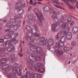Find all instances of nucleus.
<instances>
[{
    "label": "nucleus",
    "mask_w": 78,
    "mask_h": 78,
    "mask_svg": "<svg viewBox=\"0 0 78 78\" xmlns=\"http://www.w3.org/2000/svg\"><path fill=\"white\" fill-rule=\"evenodd\" d=\"M30 48L33 52H35L39 54V55H37V54L34 53H32V55H30L29 56V58L31 61L29 62L31 66H33L34 62H36L37 60L41 58H42V55L41 53L43 51V49L41 47H38L37 48L36 46L31 47Z\"/></svg>",
    "instance_id": "f257e3e1"
},
{
    "label": "nucleus",
    "mask_w": 78,
    "mask_h": 78,
    "mask_svg": "<svg viewBox=\"0 0 78 78\" xmlns=\"http://www.w3.org/2000/svg\"><path fill=\"white\" fill-rule=\"evenodd\" d=\"M18 42V40H17L16 38H14L12 40L6 41L5 42H4L3 44L4 46L8 44V45H14Z\"/></svg>",
    "instance_id": "f03ea898"
},
{
    "label": "nucleus",
    "mask_w": 78,
    "mask_h": 78,
    "mask_svg": "<svg viewBox=\"0 0 78 78\" xmlns=\"http://www.w3.org/2000/svg\"><path fill=\"white\" fill-rule=\"evenodd\" d=\"M18 42V40H17L16 38H14L12 40L6 41L5 42H4L3 44L4 46L8 44V45H14Z\"/></svg>",
    "instance_id": "7ed1b4c3"
},
{
    "label": "nucleus",
    "mask_w": 78,
    "mask_h": 78,
    "mask_svg": "<svg viewBox=\"0 0 78 78\" xmlns=\"http://www.w3.org/2000/svg\"><path fill=\"white\" fill-rule=\"evenodd\" d=\"M45 43L46 46L47 47L51 46L54 44V40H53V39L50 38L48 41L47 40H46Z\"/></svg>",
    "instance_id": "20e7f679"
},
{
    "label": "nucleus",
    "mask_w": 78,
    "mask_h": 78,
    "mask_svg": "<svg viewBox=\"0 0 78 78\" xmlns=\"http://www.w3.org/2000/svg\"><path fill=\"white\" fill-rule=\"evenodd\" d=\"M18 66H19V64L16 63L14 64L12 66L13 73L14 74H16L17 73V72H18V69H17V68H16V67Z\"/></svg>",
    "instance_id": "39448f33"
},
{
    "label": "nucleus",
    "mask_w": 78,
    "mask_h": 78,
    "mask_svg": "<svg viewBox=\"0 0 78 78\" xmlns=\"http://www.w3.org/2000/svg\"><path fill=\"white\" fill-rule=\"evenodd\" d=\"M2 68L4 70H6V72H9V70H10L11 69V67L9 65L6 64L3 65L2 66Z\"/></svg>",
    "instance_id": "423d86ee"
},
{
    "label": "nucleus",
    "mask_w": 78,
    "mask_h": 78,
    "mask_svg": "<svg viewBox=\"0 0 78 78\" xmlns=\"http://www.w3.org/2000/svg\"><path fill=\"white\" fill-rule=\"evenodd\" d=\"M59 23L61 28H66L67 25V23H64L62 20H60L59 21Z\"/></svg>",
    "instance_id": "0eeeda50"
},
{
    "label": "nucleus",
    "mask_w": 78,
    "mask_h": 78,
    "mask_svg": "<svg viewBox=\"0 0 78 78\" xmlns=\"http://www.w3.org/2000/svg\"><path fill=\"white\" fill-rule=\"evenodd\" d=\"M36 15L37 16V17L38 18V20H44V16H43V15H42V13L41 12H39Z\"/></svg>",
    "instance_id": "6e6552de"
},
{
    "label": "nucleus",
    "mask_w": 78,
    "mask_h": 78,
    "mask_svg": "<svg viewBox=\"0 0 78 78\" xmlns=\"http://www.w3.org/2000/svg\"><path fill=\"white\" fill-rule=\"evenodd\" d=\"M52 31H57L58 30V26L55 23L52 24Z\"/></svg>",
    "instance_id": "1a4fd4ad"
},
{
    "label": "nucleus",
    "mask_w": 78,
    "mask_h": 78,
    "mask_svg": "<svg viewBox=\"0 0 78 78\" xmlns=\"http://www.w3.org/2000/svg\"><path fill=\"white\" fill-rule=\"evenodd\" d=\"M66 39L68 40H70L72 37V33L70 32H68L67 34H66Z\"/></svg>",
    "instance_id": "9d476101"
},
{
    "label": "nucleus",
    "mask_w": 78,
    "mask_h": 78,
    "mask_svg": "<svg viewBox=\"0 0 78 78\" xmlns=\"http://www.w3.org/2000/svg\"><path fill=\"white\" fill-rule=\"evenodd\" d=\"M22 2H16L15 5V9H19L20 8V6H22Z\"/></svg>",
    "instance_id": "9b49d317"
},
{
    "label": "nucleus",
    "mask_w": 78,
    "mask_h": 78,
    "mask_svg": "<svg viewBox=\"0 0 78 78\" xmlns=\"http://www.w3.org/2000/svg\"><path fill=\"white\" fill-rule=\"evenodd\" d=\"M31 76L30 72L27 71L26 73V76H23L22 78H31Z\"/></svg>",
    "instance_id": "f8f14e48"
},
{
    "label": "nucleus",
    "mask_w": 78,
    "mask_h": 78,
    "mask_svg": "<svg viewBox=\"0 0 78 78\" xmlns=\"http://www.w3.org/2000/svg\"><path fill=\"white\" fill-rule=\"evenodd\" d=\"M39 39H41L40 44L42 45H44L45 44L44 43V41H45V38L44 37H39Z\"/></svg>",
    "instance_id": "ddd939ff"
},
{
    "label": "nucleus",
    "mask_w": 78,
    "mask_h": 78,
    "mask_svg": "<svg viewBox=\"0 0 78 78\" xmlns=\"http://www.w3.org/2000/svg\"><path fill=\"white\" fill-rule=\"evenodd\" d=\"M72 32L75 34L77 33L78 32V28L76 27H74L72 28Z\"/></svg>",
    "instance_id": "4468645a"
},
{
    "label": "nucleus",
    "mask_w": 78,
    "mask_h": 78,
    "mask_svg": "<svg viewBox=\"0 0 78 78\" xmlns=\"http://www.w3.org/2000/svg\"><path fill=\"white\" fill-rule=\"evenodd\" d=\"M26 40L28 41V42H34V40L32 37H30V36H27L26 38Z\"/></svg>",
    "instance_id": "2eb2a0df"
},
{
    "label": "nucleus",
    "mask_w": 78,
    "mask_h": 78,
    "mask_svg": "<svg viewBox=\"0 0 78 78\" xmlns=\"http://www.w3.org/2000/svg\"><path fill=\"white\" fill-rule=\"evenodd\" d=\"M8 78H17L16 75H14L13 74L10 73L8 75Z\"/></svg>",
    "instance_id": "dca6fc26"
},
{
    "label": "nucleus",
    "mask_w": 78,
    "mask_h": 78,
    "mask_svg": "<svg viewBox=\"0 0 78 78\" xmlns=\"http://www.w3.org/2000/svg\"><path fill=\"white\" fill-rule=\"evenodd\" d=\"M57 55L58 56H61L63 54V51L62 50H58Z\"/></svg>",
    "instance_id": "f3484780"
},
{
    "label": "nucleus",
    "mask_w": 78,
    "mask_h": 78,
    "mask_svg": "<svg viewBox=\"0 0 78 78\" xmlns=\"http://www.w3.org/2000/svg\"><path fill=\"white\" fill-rule=\"evenodd\" d=\"M8 61V59L5 58H2L1 59L0 61L1 64H4V63H5Z\"/></svg>",
    "instance_id": "a211bd4d"
},
{
    "label": "nucleus",
    "mask_w": 78,
    "mask_h": 78,
    "mask_svg": "<svg viewBox=\"0 0 78 78\" xmlns=\"http://www.w3.org/2000/svg\"><path fill=\"white\" fill-rule=\"evenodd\" d=\"M15 48V47L13 45H11L8 47L7 50L9 51H11L12 50Z\"/></svg>",
    "instance_id": "6ab92c4d"
},
{
    "label": "nucleus",
    "mask_w": 78,
    "mask_h": 78,
    "mask_svg": "<svg viewBox=\"0 0 78 78\" xmlns=\"http://www.w3.org/2000/svg\"><path fill=\"white\" fill-rule=\"evenodd\" d=\"M17 12L18 14L21 15V14H23V10L22 9H18L17 10Z\"/></svg>",
    "instance_id": "aec40b11"
},
{
    "label": "nucleus",
    "mask_w": 78,
    "mask_h": 78,
    "mask_svg": "<svg viewBox=\"0 0 78 78\" xmlns=\"http://www.w3.org/2000/svg\"><path fill=\"white\" fill-rule=\"evenodd\" d=\"M22 17H23L22 14H21L20 15L19 14V15H16L15 16L14 19H22Z\"/></svg>",
    "instance_id": "412c9836"
},
{
    "label": "nucleus",
    "mask_w": 78,
    "mask_h": 78,
    "mask_svg": "<svg viewBox=\"0 0 78 78\" xmlns=\"http://www.w3.org/2000/svg\"><path fill=\"white\" fill-rule=\"evenodd\" d=\"M20 27V24H17L15 25L13 27V29L14 30H17L18 28H19V27Z\"/></svg>",
    "instance_id": "4be33fe9"
},
{
    "label": "nucleus",
    "mask_w": 78,
    "mask_h": 78,
    "mask_svg": "<svg viewBox=\"0 0 78 78\" xmlns=\"http://www.w3.org/2000/svg\"><path fill=\"white\" fill-rule=\"evenodd\" d=\"M29 31H30L31 32V33H32L33 34H37V30L36 29H34L33 30H32V29H31L30 30H29Z\"/></svg>",
    "instance_id": "5701e85b"
},
{
    "label": "nucleus",
    "mask_w": 78,
    "mask_h": 78,
    "mask_svg": "<svg viewBox=\"0 0 78 78\" xmlns=\"http://www.w3.org/2000/svg\"><path fill=\"white\" fill-rule=\"evenodd\" d=\"M44 11L46 12H48V11H49L50 10V8H49L48 6H44Z\"/></svg>",
    "instance_id": "b1692460"
},
{
    "label": "nucleus",
    "mask_w": 78,
    "mask_h": 78,
    "mask_svg": "<svg viewBox=\"0 0 78 78\" xmlns=\"http://www.w3.org/2000/svg\"><path fill=\"white\" fill-rule=\"evenodd\" d=\"M17 69H18V72H17L18 76H20L21 75V69L19 67H17Z\"/></svg>",
    "instance_id": "393cba45"
},
{
    "label": "nucleus",
    "mask_w": 78,
    "mask_h": 78,
    "mask_svg": "<svg viewBox=\"0 0 78 78\" xmlns=\"http://www.w3.org/2000/svg\"><path fill=\"white\" fill-rule=\"evenodd\" d=\"M69 31V30L68 29H64L63 31V33L64 35L67 34V33Z\"/></svg>",
    "instance_id": "a878e982"
},
{
    "label": "nucleus",
    "mask_w": 78,
    "mask_h": 78,
    "mask_svg": "<svg viewBox=\"0 0 78 78\" xmlns=\"http://www.w3.org/2000/svg\"><path fill=\"white\" fill-rule=\"evenodd\" d=\"M37 23L39 24V26L40 27H42L43 24L42 23V20H39L37 21Z\"/></svg>",
    "instance_id": "bb28decb"
},
{
    "label": "nucleus",
    "mask_w": 78,
    "mask_h": 78,
    "mask_svg": "<svg viewBox=\"0 0 78 78\" xmlns=\"http://www.w3.org/2000/svg\"><path fill=\"white\" fill-rule=\"evenodd\" d=\"M9 22H10L11 24H12V23H16V20L15 19H11L9 21Z\"/></svg>",
    "instance_id": "cd10ccee"
},
{
    "label": "nucleus",
    "mask_w": 78,
    "mask_h": 78,
    "mask_svg": "<svg viewBox=\"0 0 78 78\" xmlns=\"http://www.w3.org/2000/svg\"><path fill=\"white\" fill-rule=\"evenodd\" d=\"M32 77L34 78H39V74L38 73H34Z\"/></svg>",
    "instance_id": "c85d7f7f"
},
{
    "label": "nucleus",
    "mask_w": 78,
    "mask_h": 78,
    "mask_svg": "<svg viewBox=\"0 0 78 78\" xmlns=\"http://www.w3.org/2000/svg\"><path fill=\"white\" fill-rule=\"evenodd\" d=\"M56 14H57L56 12L54 11L53 12V14L51 15V17L52 18H55L56 17Z\"/></svg>",
    "instance_id": "c756f323"
},
{
    "label": "nucleus",
    "mask_w": 78,
    "mask_h": 78,
    "mask_svg": "<svg viewBox=\"0 0 78 78\" xmlns=\"http://www.w3.org/2000/svg\"><path fill=\"white\" fill-rule=\"evenodd\" d=\"M5 39H9V38H12V37L10 35L7 34L4 37Z\"/></svg>",
    "instance_id": "7c9ffc66"
},
{
    "label": "nucleus",
    "mask_w": 78,
    "mask_h": 78,
    "mask_svg": "<svg viewBox=\"0 0 78 78\" xmlns=\"http://www.w3.org/2000/svg\"><path fill=\"white\" fill-rule=\"evenodd\" d=\"M31 32H30L29 31V32L27 31V35H28L29 36H31V37H33V36H34L33 34H32V33Z\"/></svg>",
    "instance_id": "2f4dec72"
},
{
    "label": "nucleus",
    "mask_w": 78,
    "mask_h": 78,
    "mask_svg": "<svg viewBox=\"0 0 78 78\" xmlns=\"http://www.w3.org/2000/svg\"><path fill=\"white\" fill-rule=\"evenodd\" d=\"M65 41H66V39H65L64 37L63 36H62L60 38V41L61 42H65Z\"/></svg>",
    "instance_id": "473e14b6"
},
{
    "label": "nucleus",
    "mask_w": 78,
    "mask_h": 78,
    "mask_svg": "<svg viewBox=\"0 0 78 78\" xmlns=\"http://www.w3.org/2000/svg\"><path fill=\"white\" fill-rule=\"evenodd\" d=\"M66 16L65 15H63L61 17V19L60 20H65L66 19Z\"/></svg>",
    "instance_id": "72a5a7b5"
},
{
    "label": "nucleus",
    "mask_w": 78,
    "mask_h": 78,
    "mask_svg": "<svg viewBox=\"0 0 78 78\" xmlns=\"http://www.w3.org/2000/svg\"><path fill=\"white\" fill-rule=\"evenodd\" d=\"M63 42H64L61 41H58V44L60 45V47H63L64 46V44Z\"/></svg>",
    "instance_id": "f704fd0d"
},
{
    "label": "nucleus",
    "mask_w": 78,
    "mask_h": 78,
    "mask_svg": "<svg viewBox=\"0 0 78 78\" xmlns=\"http://www.w3.org/2000/svg\"><path fill=\"white\" fill-rule=\"evenodd\" d=\"M54 6L56 7V8H61V9H64V10H65V9L61 8V6L60 5H59L58 4V3H57L56 4V5H54Z\"/></svg>",
    "instance_id": "c9c22d12"
},
{
    "label": "nucleus",
    "mask_w": 78,
    "mask_h": 78,
    "mask_svg": "<svg viewBox=\"0 0 78 78\" xmlns=\"http://www.w3.org/2000/svg\"><path fill=\"white\" fill-rule=\"evenodd\" d=\"M34 12H35V14L36 15V14H37L39 12V10L37 9V8H35L34 9Z\"/></svg>",
    "instance_id": "e433bc0d"
},
{
    "label": "nucleus",
    "mask_w": 78,
    "mask_h": 78,
    "mask_svg": "<svg viewBox=\"0 0 78 78\" xmlns=\"http://www.w3.org/2000/svg\"><path fill=\"white\" fill-rule=\"evenodd\" d=\"M28 17L30 20H33L34 17L32 15H30L28 16Z\"/></svg>",
    "instance_id": "4c0bfd02"
},
{
    "label": "nucleus",
    "mask_w": 78,
    "mask_h": 78,
    "mask_svg": "<svg viewBox=\"0 0 78 78\" xmlns=\"http://www.w3.org/2000/svg\"><path fill=\"white\" fill-rule=\"evenodd\" d=\"M38 72L39 73H43L44 72V69H40L38 70Z\"/></svg>",
    "instance_id": "58836bf2"
},
{
    "label": "nucleus",
    "mask_w": 78,
    "mask_h": 78,
    "mask_svg": "<svg viewBox=\"0 0 78 78\" xmlns=\"http://www.w3.org/2000/svg\"><path fill=\"white\" fill-rule=\"evenodd\" d=\"M12 61H14L15 59V55H11L10 57Z\"/></svg>",
    "instance_id": "ea45409f"
},
{
    "label": "nucleus",
    "mask_w": 78,
    "mask_h": 78,
    "mask_svg": "<svg viewBox=\"0 0 78 78\" xmlns=\"http://www.w3.org/2000/svg\"><path fill=\"white\" fill-rule=\"evenodd\" d=\"M11 23L9 22V23H8L6 24V26L7 27H9H9H11Z\"/></svg>",
    "instance_id": "a19ab883"
},
{
    "label": "nucleus",
    "mask_w": 78,
    "mask_h": 78,
    "mask_svg": "<svg viewBox=\"0 0 78 78\" xmlns=\"http://www.w3.org/2000/svg\"><path fill=\"white\" fill-rule=\"evenodd\" d=\"M64 50L66 51H69V48L67 47H65L64 48Z\"/></svg>",
    "instance_id": "79ce46f5"
},
{
    "label": "nucleus",
    "mask_w": 78,
    "mask_h": 78,
    "mask_svg": "<svg viewBox=\"0 0 78 78\" xmlns=\"http://www.w3.org/2000/svg\"><path fill=\"white\" fill-rule=\"evenodd\" d=\"M26 29H27L28 30H29V31H30V30L31 29H32L31 28V27H30L29 26H26Z\"/></svg>",
    "instance_id": "37998d69"
},
{
    "label": "nucleus",
    "mask_w": 78,
    "mask_h": 78,
    "mask_svg": "<svg viewBox=\"0 0 78 78\" xmlns=\"http://www.w3.org/2000/svg\"><path fill=\"white\" fill-rule=\"evenodd\" d=\"M6 54L5 53H0V56H6Z\"/></svg>",
    "instance_id": "c03bdc74"
},
{
    "label": "nucleus",
    "mask_w": 78,
    "mask_h": 78,
    "mask_svg": "<svg viewBox=\"0 0 78 78\" xmlns=\"http://www.w3.org/2000/svg\"><path fill=\"white\" fill-rule=\"evenodd\" d=\"M54 21L55 22H58V19L56 17H55V18H54Z\"/></svg>",
    "instance_id": "a18cd8bd"
},
{
    "label": "nucleus",
    "mask_w": 78,
    "mask_h": 78,
    "mask_svg": "<svg viewBox=\"0 0 78 78\" xmlns=\"http://www.w3.org/2000/svg\"><path fill=\"white\" fill-rule=\"evenodd\" d=\"M18 35V33H16V34H12V36H13L14 37H17Z\"/></svg>",
    "instance_id": "49530a36"
},
{
    "label": "nucleus",
    "mask_w": 78,
    "mask_h": 78,
    "mask_svg": "<svg viewBox=\"0 0 78 78\" xmlns=\"http://www.w3.org/2000/svg\"><path fill=\"white\" fill-rule=\"evenodd\" d=\"M53 2V3H58V4H60V3H59V2L58 1H55V0H53V1H52Z\"/></svg>",
    "instance_id": "de8ad7c7"
},
{
    "label": "nucleus",
    "mask_w": 78,
    "mask_h": 78,
    "mask_svg": "<svg viewBox=\"0 0 78 78\" xmlns=\"http://www.w3.org/2000/svg\"><path fill=\"white\" fill-rule=\"evenodd\" d=\"M56 40H58L59 39V33H58L56 36Z\"/></svg>",
    "instance_id": "09e8293b"
},
{
    "label": "nucleus",
    "mask_w": 78,
    "mask_h": 78,
    "mask_svg": "<svg viewBox=\"0 0 78 78\" xmlns=\"http://www.w3.org/2000/svg\"><path fill=\"white\" fill-rule=\"evenodd\" d=\"M37 66L38 67H42V65L40 63H38L37 64Z\"/></svg>",
    "instance_id": "8fccbe9b"
},
{
    "label": "nucleus",
    "mask_w": 78,
    "mask_h": 78,
    "mask_svg": "<svg viewBox=\"0 0 78 78\" xmlns=\"http://www.w3.org/2000/svg\"><path fill=\"white\" fill-rule=\"evenodd\" d=\"M69 23L71 24V26H72L73 25H74L75 22H74V21H70L69 22Z\"/></svg>",
    "instance_id": "3c124183"
},
{
    "label": "nucleus",
    "mask_w": 78,
    "mask_h": 78,
    "mask_svg": "<svg viewBox=\"0 0 78 78\" xmlns=\"http://www.w3.org/2000/svg\"><path fill=\"white\" fill-rule=\"evenodd\" d=\"M67 27L68 28H70V27H72V26L71 25V24L69 23L67 25Z\"/></svg>",
    "instance_id": "603ef678"
},
{
    "label": "nucleus",
    "mask_w": 78,
    "mask_h": 78,
    "mask_svg": "<svg viewBox=\"0 0 78 78\" xmlns=\"http://www.w3.org/2000/svg\"><path fill=\"white\" fill-rule=\"evenodd\" d=\"M76 44L75 43V42H74V41H72L71 42V45H72V46H74Z\"/></svg>",
    "instance_id": "864d4df0"
},
{
    "label": "nucleus",
    "mask_w": 78,
    "mask_h": 78,
    "mask_svg": "<svg viewBox=\"0 0 78 78\" xmlns=\"http://www.w3.org/2000/svg\"><path fill=\"white\" fill-rule=\"evenodd\" d=\"M27 23H29V24H31V21L29 20H27L26 21Z\"/></svg>",
    "instance_id": "5fc2aeb1"
},
{
    "label": "nucleus",
    "mask_w": 78,
    "mask_h": 78,
    "mask_svg": "<svg viewBox=\"0 0 78 78\" xmlns=\"http://www.w3.org/2000/svg\"><path fill=\"white\" fill-rule=\"evenodd\" d=\"M54 48L55 50V51H58V48L56 46H54Z\"/></svg>",
    "instance_id": "6e6d98bb"
},
{
    "label": "nucleus",
    "mask_w": 78,
    "mask_h": 78,
    "mask_svg": "<svg viewBox=\"0 0 78 78\" xmlns=\"http://www.w3.org/2000/svg\"><path fill=\"white\" fill-rule=\"evenodd\" d=\"M55 45L57 47H60V45L59 44V42H58V43H56Z\"/></svg>",
    "instance_id": "4d7b16f0"
},
{
    "label": "nucleus",
    "mask_w": 78,
    "mask_h": 78,
    "mask_svg": "<svg viewBox=\"0 0 78 78\" xmlns=\"http://www.w3.org/2000/svg\"><path fill=\"white\" fill-rule=\"evenodd\" d=\"M6 50V48H4L1 49V51H5Z\"/></svg>",
    "instance_id": "13d9d810"
},
{
    "label": "nucleus",
    "mask_w": 78,
    "mask_h": 78,
    "mask_svg": "<svg viewBox=\"0 0 78 78\" xmlns=\"http://www.w3.org/2000/svg\"><path fill=\"white\" fill-rule=\"evenodd\" d=\"M34 36L35 37H39L40 36V35L39 34H35L34 35Z\"/></svg>",
    "instance_id": "bf43d9fd"
},
{
    "label": "nucleus",
    "mask_w": 78,
    "mask_h": 78,
    "mask_svg": "<svg viewBox=\"0 0 78 78\" xmlns=\"http://www.w3.org/2000/svg\"><path fill=\"white\" fill-rule=\"evenodd\" d=\"M14 33V32L12 30H10L9 32V34H12V33Z\"/></svg>",
    "instance_id": "052dcab7"
},
{
    "label": "nucleus",
    "mask_w": 78,
    "mask_h": 78,
    "mask_svg": "<svg viewBox=\"0 0 78 78\" xmlns=\"http://www.w3.org/2000/svg\"><path fill=\"white\" fill-rule=\"evenodd\" d=\"M77 0H72L71 1V2L72 3H75L76 2Z\"/></svg>",
    "instance_id": "680f3d73"
},
{
    "label": "nucleus",
    "mask_w": 78,
    "mask_h": 78,
    "mask_svg": "<svg viewBox=\"0 0 78 78\" xmlns=\"http://www.w3.org/2000/svg\"><path fill=\"white\" fill-rule=\"evenodd\" d=\"M18 55L20 56V57H22L23 56V54L22 53L20 54V52L18 53Z\"/></svg>",
    "instance_id": "e2e57ef3"
},
{
    "label": "nucleus",
    "mask_w": 78,
    "mask_h": 78,
    "mask_svg": "<svg viewBox=\"0 0 78 78\" xmlns=\"http://www.w3.org/2000/svg\"><path fill=\"white\" fill-rule=\"evenodd\" d=\"M50 13H51V14H52L53 12H53H54V11H53V10L52 9H51L50 10Z\"/></svg>",
    "instance_id": "0e129e2a"
},
{
    "label": "nucleus",
    "mask_w": 78,
    "mask_h": 78,
    "mask_svg": "<svg viewBox=\"0 0 78 78\" xmlns=\"http://www.w3.org/2000/svg\"><path fill=\"white\" fill-rule=\"evenodd\" d=\"M33 1L32 0H30V2H29V3L30 5H33Z\"/></svg>",
    "instance_id": "69168bd1"
},
{
    "label": "nucleus",
    "mask_w": 78,
    "mask_h": 78,
    "mask_svg": "<svg viewBox=\"0 0 78 78\" xmlns=\"http://www.w3.org/2000/svg\"><path fill=\"white\" fill-rule=\"evenodd\" d=\"M10 31L9 29H7L5 30V32H9V33Z\"/></svg>",
    "instance_id": "338daca9"
},
{
    "label": "nucleus",
    "mask_w": 78,
    "mask_h": 78,
    "mask_svg": "<svg viewBox=\"0 0 78 78\" xmlns=\"http://www.w3.org/2000/svg\"><path fill=\"white\" fill-rule=\"evenodd\" d=\"M76 7L78 8V2H77L76 3Z\"/></svg>",
    "instance_id": "774afa93"
}]
</instances>
